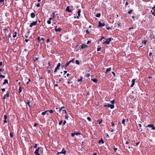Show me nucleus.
<instances>
[{
  "label": "nucleus",
  "mask_w": 155,
  "mask_h": 155,
  "mask_svg": "<svg viewBox=\"0 0 155 155\" xmlns=\"http://www.w3.org/2000/svg\"><path fill=\"white\" fill-rule=\"evenodd\" d=\"M25 103L28 104L29 107H31L32 105V103L31 101L29 100H28L26 101Z\"/></svg>",
  "instance_id": "f257e3e1"
},
{
  "label": "nucleus",
  "mask_w": 155,
  "mask_h": 155,
  "mask_svg": "<svg viewBox=\"0 0 155 155\" xmlns=\"http://www.w3.org/2000/svg\"><path fill=\"white\" fill-rule=\"evenodd\" d=\"M104 107H110L111 109H113L114 107L113 105L108 104H105L104 105Z\"/></svg>",
  "instance_id": "f03ea898"
},
{
  "label": "nucleus",
  "mask_w": 155,
  "mask_h": 155,
  "mask_svg": "<svg viewBox=\"0 0 155 155\" xmlns=\"http://www.w3.org/2000/svg\"><path fill=\"white\" fill-rule=\"evenodd\" d=\"M37 23V21H34L32 23H30L29 26L30 27H32L33 26L36 25Z\"/></svg>",
  "instance_id": "7ed1b4c3"
},
{
  "label": "nucleus",
  "mask_w": 155,
  "mask_h": 155,
  "mask_svg": "<svg viewBox=\"0 0 155 155\" xmlns=\"http://www.w3.org/2000/svg\"><path fill=\"white\" fill-rule=\"evenodd\" d=\"M81 48H80L81 49H85L86 48H87L88 47V46L86 44H82V45L80 46Z\"/></svg>",
  "instance_id": "20e7f679"
},
{
  "label": "nucleus",
  "mask_w": 155,
  "mask_h": 155,
  "mask_svg": "<svg viewBox=\"0 0 155 155\" xmlns=\"http://www.w3.org/2000/svg\"><path fill=\"white\" fill-rule=\"evenodd\" d=\"M150 12L154 16H155V7H153Z\"/></svg>",
  "instance_id": "39448f33"
},
{
  "label": "nucleus",
  "mask_w": 155,
  "mask_h": 155,
  "mask_svg": "<svg viewBox=\"0 0 155 155\" xmlns=\"http://www.w3.org/2000/svg\"><path fill=\"white\" fill-rule=\"evenodd\" d=\"M105 25L104 22L102 23L101 21H99L98 23V26L99 27L104 26Z\"/></svg>",
  "instance_id": "423d86ee"
},
{
  "label": "nucleus",
  "mask_w": 155,
  "mask_h": 155,
  "mask_svg": "<svg viewBox=\"0 0 155 155\" xmlns=\"http://www.w3.org/2000/svg\"><path fill=\"white\" fill-rule=\"evenodd\" d=\"M66 153V151L64 149V148H63L62 151L60 152H58L57 153V154L58 155L59 154L62 153L64 154V155Z\"/></svg>",
  "instance_id": "0eeeda50"
},
{
  "label": "nucleus",
  "mask_w": 155,
  "mask_h": 155,
  "mask_svg": "<svg viewBox=\"0 0 155 155\" xmlns=\"http://www.w3.org/2000/svg\"><path fill=\"white\" fill-rule=\"evenodd\" d=\"M111 41V39H107L106 41L102 43L103 44H109L110 41Z\"/></svg>",
  "instance_id": "6e6552de"
},
{
  "label": "nucleus",
  "mask_w": 155,
  "mask_h": 155,
  "mask_svg": "<svg viewBox=\"0 0 155 155\" xmlns=\"http://www.w3.org/2000/svg\"><path fill=\"white\" fill-rule=\"evenodd\" d=\"M147 127H149L151 128L152 129V130H155V127L154 126L153 124H149Z\"/></svg>",
  "instance_id": "1a4fd4ad"
},
{
  "label": "nucleus",
  "mask_w": 155,
  "mask_h": 155,
  "mask_svg": "<svg viewBox=\"0 0 155 155\" xmlns=\"http://www.w3.org/2000/svg\"><path fill=\"white\" fill-rule=\"evenodd\" d=\"M9 93L8 92H7L6 94L4 95L3 98L4 99H5L6 97H9Z\"/></svg>",
  "instance_id": "9d476101"
},
{
  "label": "nucleus",
  "mask_w": 155,
  "mask_h": 155,
  "mask_svg": "<svg viewBox=\"0 0 155 155\" xmlns=\"http://www.w3.org/2000/svg\"><path fill=\"white\" fill-rule=\"evenodd\" d=\"M39 148L38 147L37 149H36V150H35V153L36 155H39L40 153H38L39 151Z\"/></svg>",
  "instance_id": "9b49d317"
},
{
  "label": "nucleus",
  "mask_w": 155,
  "mask_h": 155,
  "mask_svg": "<svg viewBox=\"0 0 155 155\" xmlns=\"http://www.w3.org/2000/svg\"><path fill=\"white\" fill-rule=\"evenodd\" d=\"M135 79H133L132 81V84L130 86L131 87H132L134 86L135 84Z\"/></svg>",
  "instance_id": "f8f14e48"
},
{
  "label": "nucleus",
  "mask_w": 155,
  "mask_h": 155,
  "mask_svg": "<svg viewBox=\"0 0 155 155\" xmlns=\"http://www.w3.org/2000/svg\"><path fill=\"white\" fill-rule=\"evenodd\" d=\"M69 8V6H67L66 8V11L68 12H72L71 10H70Z\"/></svg>",
  "instance_id": "ddd939ff"
},
{
  "label": "nucleus",
  "mask_w": 155,
  "mask_h": 155,
  "mask_svg": "<svg viewBox=\"0 0 155 155\" xmlns=\"http://www.w3.org/2000/svg\"><path fill=\"white\" fill-rule=\"evenodd\" d=\"M79 134H80V133L78 132L73 133H71V136L72 137H74V136L75 135H78Z\"/></svg>",
  "instance_id": "4468645a"
},
{
  "label": "nucleus",
  "mask_w": 155,
  "mask_h": 155,
  "mask_svg": "<svg viewBox=\"0 0 155 155\" xmlns=\"http://www.w3.org/2000/svg\"><path fill=\"white\" fill-rule=\"evenodd\" d=\"M55 31L56 32H57V31H59V32H60L61 31V29L60 28H57V27L56 26L55 27Z\"/></svg>",
  "instance_id": "2eb2a0df"
},
{
  "label": "nucleus",
  "mask_w": 155,
  "mask_h": 155,
  "mask_svg": "<svg viewBox=\"0 0 155 155\" xmlns=\"http://www.w3.org/2000/svg\"><path fill=\"white\" fill-rule=\"evenodd\" d=\"M138 125L140 127V128H138V129L139 131L141 132L142 131V129L141 128L142 125L141 124H139Z\"/></svg>",
  "instance_id": "dca6fc26"
},
{
  "label": "nucleus",
  "mask_w": 155,
  "mask_h": 155,
  "mask_svg": "<svg viewBox=\"0 0 155 155\" xmlns=\"http://www.w3.org/2000/svg\"><path fill=\"white\" fill-rule=\"evenodd\" d=\"M111 68H107L106 70V71L105 72L106 73H107L108 72L111 71Z\"/></svg>",
  "instance_id": "f3484780"
},
{
  "label": "nucleus",
  "mask_w": 155,
  "mask_h": 155,
  "mask_svg": "<svg viewBox=\"0 0 155 155\" xmlns=\"http://www.w3.org/2000/svg\"><path fill=\"white\" fill-rule=\"evenodd\" d=\"M31 16L32 18H34L35 17V14L34 13H31Z\"/></svg>",
  "instance_id": "a211bd4d"
},
{
  "label": "nucleus",
  "mask_w": 155,
  "mask_h": 155,
  "mask_svg": "<svg viewBox=\"0 0 155 155\" xmlns=\"http://www.w3.org/2000/svg\"><path fill=\"white\" fill-rule=\"evenodd\" d=\"M63 110L65 112V114H66V115H65V119H67L68 118V114H67L66 111L65 110Z\"/></svg>",
  "instance_id": "6ab92c4d"
},
{
  "label": "nucleus",
  "mask_w": 155,
  "mask_h": 155,
  "mask_svg": "<svg viewBox=\"0 0 155 155\" xmlns=\"http://www.w3.org/2000/svg\"><path fill=\"white\" fill-rule=\"evenodd\" d=\"M59 69L60 68L57 66V67L55 68L54 69V72L55 73L56 72H57V70H59Z\"/></svg>",
  "instance_id": "aec40b11"
},
{
  "label": "nucleus",
  "mask_w": 155,
  "mask_h": 155,
  "mask_svg": "<svg viewBox=\"0 0 155 155\" xmlns=\"http://www.w3.org/2000/svg\"><path fill=\"white\" fill-rule=\"evenodd\" d=\"M91 80L92 81H93L94 82H95V83H97V79H96V78H94V79L92 78L91 79Z\"/></svg>",
  "instance_id": "412c9836"
},
{
  "label": "nucleus",
  "mask_w": 155,
  "mask_h": 155,
  "mask_svg": "<svg viewBox=\"0 0 155 155\" xmlns=\"http://www.w3.org/2000/svg\"><path fill=\"white\" fill-rule=\"evenodd\" d=\"M101 143L102 144L104 143V141L102 139H101L100 140H99V143Z\"/></svg>",
  "instance_id": "4be33fe9"
},
{
  "label": "nucleus",
  "mask_w": 155,
  "mask_h": 155,
  "mask_svg": "<svg viewBox=\"0 0 155 155\" xmlns=\"http://www.w3.org/2000/svg\"><path fill=\"white\" fill-rule=\"evenodd\" d=\"M8 80L7 79H5L4 80V82L3 83V84L5 85V84H8Z\"/></svg>",
  "instance_id": "5701e85b"
},
{
  "label": "nucleus",
  "mask_w": 155,
  "mask_h": 155,
  "mask_svg": "<svg viewBox=\"0 0 155 155\" xmlns=\"http://www.w3.org/2000/svg\"><path fill=\"white\" fill-rule=\"evenodd\" d=\"M81 12V11L80 9H78V15L79 16H80V13Z\"/></svg>",
  "instance_id": "b1692460"
},
{
  "label": "nucleus",
  "mask_w": 155,
  "mask_h": 155,
  "mask_svg": "<svg viewBox=\"0 0 155 155\" xmlns=\"http://www.w3.org/2000/svg\"><path fill=\"white\" fill-rule=\"evenodd\" d=\"M101 49V46L99 45L98 46V48L97 49V51H99Z\"/></svg>",
  "instance_id": "393cba45"
},
{
  "label": "nucleus",
  "mask_w": 155,
  "mask_h": 155,
  "mask_svg": "<svg viewBox=\"0 0 155 155\" xmlns=\"http://www.w3.org/2000/svg\"><path fill=\"white\" fill-rule=\"evenodd\" d=\"M125 119H123L122 120V123L124 125V126L125 125Z\"/></svg>",
  "instance_id": "a878e982"
},
{
  "label": "nucleus",
  "mask_w": 155,
  "mask_h": 155,
  "mask_svg": "<svg viewBox=\"0 0 155 155\" xmlns=\"http://www.w3.org/2000/svg\"><path fill=\"white\" fill-rule=\"evenodd\" d=\"M71 62V61H68V62L65 65V67H66L67 66H68L70 62Z\"/></svg>",
  "instance_id": "bb28decb"
},
{
  "label": "nucleus",
  "mask_w": 155,
  "mask_h": 155,
  "mask_svg": "<svg viewBox=\"0 0 155 155\" xmlns=\"http://www.w3.org/2000/svg\"><path fill=\"white\" fill-rule=\"evenodd\" d=\"M101 14L100 13L97 14L96 15V17H97L99 18L100 17Z\"/></svg>",
  "instance_id": "cd10ccee"
},
{
  "label": "nucleus",
  "mask_w": 155,
  "mask_h": 155,
  "mask_svg": "<svg viewBox=\"0 0 155 155\" xmlns=\"http://www.w3.org/2000/svg\"><path fill=\"white\" fill-rule=\"evenodd\" d=\"M48 110H47L45 112H42L41 113V114L43 115H45L46 114V112H48Z\"/></svg>",
  "instance_id": "c85d7f7f"
},
{
  "label": "nucleus",
  "mask_w": 155,
  "mask_h": 155,
  "mask_svg": "<svg viewBox=\"0 0 155 155\" xmlns=\"http://www.w3.org/2000/svg\"><path fill=\"white\" fill-rule=\"evenodd\" d=\"M18 91L19 93H20L22 91L21 87L20 86L18 89Z\"/></svg>",
  "instance_id": "c756f323"
},
{
  "label": "nucleus",
  "mask_w": 155,
  "mask_h": 155,
  "mask_svg": "<svg viewBox=\"0 0 155 155\" xmlns=\"http://www.w3.org/2000/svg\"><path fill=\"white\" fill-rule=\"evenodd\" d=\"M55 13H56V12H52V14L53 15H54L53 17H54L55 16H57V15H58V14H56Z\"/></svg>",
  "instance_id": "7c9ffc66"
},
{
  "label": "nucleus",
  "mask_w": 155,
  "mask_h": 155,
  "mask_svg": "<svg viewBox=\"0 0 155 155\" xmlns=\"http://www.w3.org/2000/svg\"><path fill=\"white\" fill-rule=\"evenodd\" d=\"M147 42V41L146 40H143L142 41V43L144 44L145 45L146 44Z\"/></svg>",
  "instance_id": "2f4dec72"
},
{
  "label": "nucleus",
  "mask_w": 155,
  "mask_h": 155,
  "mask_svg": "<svg viewBox=\"0 0 155 155\" xmlns=\"http://www.w3.org/2000/svg\"><path fill=\"white\" fill-rule=\"evenodd\" d=\"M110 103H111L113 105L115 103V100H113L110 101Z\"/></svg>",
  "instance_id": "473e14b6"
},
{
  "label": "nucleus",
  "mask_w": 155,
  "mask_h": 155,
  "mask_svg": "<svg viewBox=\"0 0 155 155\" xmlns=\"http://www.w3.org/2000/svg\"><path fill=\"white\" fill-rule=\"evenodd\" d=\"M0 77L2 78H5V76L4 75H2V74H0Z\"/></svg>",
  "instance_id": "72a5a7b5"
},
{
  "label": "nucleus",
  "mask_w": 155,
  "mask_h": 155,
  "mask_svg": "<svg viewBox=\"0 0 155 155\" xmlns=\"http://www.w3.org/2000/svg\"><path fill=\"white\" fill-rule=\"evenodd\" d=\"M133 11V10H130V11H129L128 12V14H130Z\"/></svg>",
  "instance_id": "f704fd0d"
},
{
  "label": "nucleus",
  "mask_w": 155,
  "mask_h": 155,
  "mask_svg": "<svg viewBox=\"0 0 155 155\" xmlns=\"http://www.w3.org/2000/svg\"><path fill=\"white\" fill-rule=\"evenodd\" d=\"M16 35H17V33L16 32H15V35L13 34V37L14 38L16 37L17 36Z\"/></svg>",
  "instance_id": "c9c22d12"
},
{
  "label": "nucleus",
  "mask_w": 155,
  "mask_h": 155,
  "mask_svg": "<svg viewBox=\"0 0 155 155\" xmlns=\"http://www.w3.org/2000/svg\"><path fill=\"white\" fill-rule=\"evenodd\" d=\"M76 63L77 64H79L80 62H79V61L78 60H77L76 61Z\"/></svg>",
  "instance_id": "e433bc0d"
},
{
  "label": "nucleus",
  "mask_w": 155,
  "mask_h": 155,
  "mask_svg": "<svg viewBox=\"0 0 155 155\" xmlns=\"http://www.w3.org/2000/svg\"><path fill=\"white\" fill-rule=\"evenodd\" d=\"M87 120H88L89 121H91V119L90 117H87Z\"/></svg>",
  "instance_id": "4c0bfd02"
},
{
  "label": "nucleus",
  "mask_w": 155,
  "mask_h": 155,
  "mask_svg": "<svg viewBox=\"0 0 155 155\" xmlns=\"http://www.w3.org/2000/svg\"><path fill=\"white\" fill-rule=\"evenodd\" d=\"M63 123V121L62 120H61V121H60L59 122V125H61L62 124V123Z\"/></svg>",
  "instance_id": "58836bf2"
},
{
  "label": "nucleus",
  "mask_w": 155,
  "mask_h": 155,
  "mask_svg": "<svg viewBox=\"0 0 155 155\" xmlns=\"http://www.w3.org/2000/svg\"><path fill=\"white\" fill-rule=\"evenodd\" d=\"M48 111H49L51 113H52L54 112V111L52 110H48Z\"/></svg>",
  "instance_id": "ea45409f"
},
{
  "label": "nucleus",
  "mask_w": 155,
  "mask_h": 155,
  "mask_svg": "<svg viewBox=\"0 0 155 155\" xmlns=\"http://www.w3.org/2000/svg\"><path fill=\"white\" fill-rule=\"evenodd\" d=\"M47 23L48 24H51V21L49 20L47 21Z\"/></svg>",
  "instance_id": "a19ab883"
},
{
  "label": "nucleus",
  "mask_w": 155,
  "mask_h": 155,
  "mask_svg": "<svg viewBox=\"0 0 155 155\" xmlns=\"http://www.w3.org/2000/svg\"><path fill=\"white\" fill-rule=\"evenodd\" d=\"M10 137H13V135L12 133H10Z\"/></svg>",
  "instance_id": "79ce46f5"
},
{
  "label": "nucleus",
  "mask_w": 155,
  "mask_h": 155,
  "mask_svg": "<svg viewBox=\"0 0 155 155\" xmlns=\"http://www.w3.org/2000/svg\"><path fill=\"white\" fill-rule=\"evenodd\" d=\"M4 118L5 120H6L7 118V116L6 115H5L4 116Z\"/></svg>",
  "instance_id": "37998d69"
},
{
  "label": "nucleus",
  "mask_w": 155,
  "mask_h": 155,
  "mask_svg": "<svg viewBox=\"0 0 155 155\" xmlns=\"http://www.w3.org/2000/svg\"><path fill=\"white\" fill-rule=\"evenodd\" d=\"M70 81H71V80H70V79L68 80V84H71V83H72V82H71Z\"/></svg>",
  "instance_id": "c03bdc74"
},
{
  "label": "nucleus",
  "mask_w": 155,
  "mask_h": 155,
  "mask_svg": "<svg viewBox=\"0 0 155 155\" xmlns=\"http://www.w3.org/2000/svg\"><path fill=\"white\" fill-rule=\"evenodd\" d=\"M61 65V63H58V64L57 65V67H58L60 68V67Z\"/></svg>",
  "instance_id": "a18cd8bd"
},
{
  "label": "nucleus",
  "mask_w": 155,
  "mask_h": 155,
  "mask_svg": "<svg viewBox=\"0 0 155 155\" xmlns=\"http://www.w3.org/2000/svg\"><path fill=\"white\" fill-rule=\"evenodd\" d=\"M36 6L38 7H39L40 6V4L39 3H38L37 4Z\"/></svg>",
  "instance_id": "49530a36"
},
{
  "label": "nucleus",
  "mask_w": 155,
  "mask_h": 155,
  "mask_svg": "<svg viewBox=\"0 0 155 155\" xmlns=\"http://www.w3.org/2000/svg\"><path fill=\"white\" fill-rule=\"evenodd\" d=\"M90 76V74H87L86 75V77H89Z\"/></svg>",
  "instance_id": "de8ad7c7"
},
{
  "label": "nucleus",
  "mask_w": 155,
  "mask_h": 155,
  "mask_svg": "<svg viewBox=\"0 0 155 155\" xmlns=\"http://www.w3.org/2000/svg\"><path fill=\"white\" fill-rule=\"evenodd\" d=\"M34 148H36L37 147V144L36 143L35 145L33 147Z\"/></svg>",
  "instance_id": "09e8293b"
},
{
  "label": "nucleus",
  "mask_w": 155,
  "mask_h": 155,
  "mask_svg": "<svg viewBox=\"0 0 155 155\" xmlns=\"http://www.w3.org/2000/svg\"><path fill=\"white\" fill-rule=\"evenodd\" d=\"M86 32L87 33V34H89V33H90V32L88 30H87L86 31Z\"/></svg>",
  "instance_id": "8fccbe9b"
},
{
  "label": "nucleus",
  "mask_w": 155,
  "mask_h": 155,
  "mask_svg": "<svg viewBox=\"0 0 155 155\" xmlns=\"http://www.w3.org/2000/svg\"><path fill=\"white\" fill-rule=\"evenodd\" d=\"M140 142H138L136 143V146H137L138 145V144L140 143Z\"/></svg>",
  "instance_id": "3c124183"
},
{
  "label": "nucleus",
  "mask_w": 155,
  "mask_h": 155,
  "mask_svg": "<svg viewBox=\"0 0 155 155\" xmlns=\"http://www.w3.org/2000/svg\"><path fill=\"white\" fill-rule=\"evenodd\" d=\"M82 79V78L81 77V79H80L78 80V82H79V81H81Z\"/></svg>",
  "instance_id": "603ef678"
},
{
  "label": "nucleus",
  "mask_w": 155,
  "mask_h": 155,
  "mask_svg": "<svg viewBox=\"0 0 155 155\" xmlns=\"http://www.w3.org/2000/svg\"><path fill=\"white\" fill-rule=\"evenodd\" d=\"M80 16H79L78 15V16H77V17H76V16L74 17V18H78H78H79V17H80Z\"/></svg>",
  "instance_id": "864d4df0"
},
{
  "label": "nucleus",
  "mask_w": 155,
  "mask_h": 155,
  "mask_svg": "<svg viewBox=\"0 0 155 155\" xmlns=\"http://www.w3.org/2000/svg\"><path fill=\"white\" fill-rule=\"evenodd\" d=\"M66 123V120H64V122L63 123V124L64 125H65Z\"/></svg>",
  "instance_id": "5fc2aeb1"
},
{
  "label": "nucleus",
  "mask_w": 155,
  "mask_h": 155,
  "mask_svg": "<svg viewBox=\"0 0 155 155\" xmlns=\"http://www.w3.org/2000/svg\"><path fill=\"white\" fill-rule=\"evenodd\" d=\"M152 54V52H150L149 54V55L151 57Z\"/></svg>",
  "instance_id": "6e6d98bb"
},
{
  "label": "nucleus",
  "mask_w": 155,
  "mask_h": 155,
  "mask_svg": "<svg viewBox=\"0 0 155 155\" xmlns=\"http://www.w3.org/2000/svg\"><path fill=\"white\" fill-rule=\"evenodd\" d=\"M112 73L114 75V76H115V73L114 72H113V71L112 72Z\"/></svg>",
  "instance_id": "4d7b16f0"
},
{
  "label": "nucleus",
  "mask_w": 155,
  "mask_h": 155,
  "mask_svg": "<svg viewBox=\"0 0 155 155\" xmlns=\"http://www.w3.org/2000/svg\"><path fill=\"white\" fill-rule=\"evenodd\" d=\"M114 151L115 152H116L117 151V148H115L114 149Z\"/></svg>",
  "instance_id": "13d9d810"
},
{
  "label": "nucleus",
  "mask_w": 155,
  "mask_h": 155,
  "mask_svg": "<svg viewBox=\"0 0 155 155\" xmlns=\"http://www.w3.org/2000/svg\"><path fill=\"white\" fill-rule=\"evenodd\" d=\"M111 124H112V125L113 126V127H114V126L115 125H114V124L113 123V122H112L111 123Z\"/></svg>",
  "instance_id": "bf43d9fd"
},
{
  "label": "nucleus",
  "mask_w": 155,
  "mask_h": 155,
  "mask_svg": "<svg viewBox=\"0 0 155 155\" xmlns=\"http://www.w3.org/2000/svg\"><path fill=\"white\" fill-rule=\"evenodd\" d=\"M4 1V0H0V2H3Z\"/></svg>",
  "instance_id": "052dcab7"
},
{
  "label": "nucleus",
  "mask_w": 155,
  "mask_h": 155,
  "mask_svg": "<svg viewBox=\"0 0 155 155\" xmlns=\"http://www.w3.org/2000/svg\"><path fill=\"white\" fill-rule=\"evenodd\" d=\"M2 91H5V88H2Z\"/></svg>",
  "instance_id": "680f3d73"
},
{
  "label": "nucleus",
  "mask_w": 155,
  "mask_h": 155,
  "mask_svg": "<svg viewBox=\"0 0 155 155\" xmlns=\"http://www.w3.org/2000/svg\"><path fill=\"white\" fill-rule=\"evenodd\" d=\"M61 67L62 68H63V67H65L64 66V64H61Z\"/></svg>",
  "instance_id": "e2e57ef3"
},
{
  "label": "nucleus",
  "mask_w": 155,
  "mask_h": 155,
  "mask_svg": "<svg viewBox=\"0 0 155 155\" xmlns=\"http://www.w3.org/2000/svg\"><path fill=\"white\" fill-rule=\"evenodd\" d=\"M50 41V39H47L46 42L48 43Z\"/></svg>",
  "instance_id": "0e129e2a"
},
{
  "label": "nucleus",
  "mask_w": 155,
  "mask_h": 155,
  "mask_svg": "<svg viewBox=\"0 0 155 155\" xmlns=\"http://www.w3.org/2000/svg\"><path fill=\"white\" fill-rule=\"evenodd\" d=\"M4 122L5 123H7V121L6 120H5L4 121Z\"/></svg>",
  "instance_id": "69168bd1"
},
{
  "label": "nucleus",
  "mask_w": 155,
  "mask_h": 155,
  "mask_svg": "<svg viewBox=\"0 0 155 155\" xmlns=\"http://www.w3.org/2000/svg\"><path fill=\"white\" fill-rule=\"evenodd\" d=\"M106 28L107 30H109V29H110V28L109 27H106Z\"/></svg>",
  "instance_id": "338daca9"
},
{
  "label": "nucleus",
  "mask_w": 155,
  "mask_h": 155,
  "mask_svg": "<svg viewBox=\"0 0 155 155\" xmlns=\"http://www.w3.org/2000/svg\"><path fill=\"white\" fill-rule=\"evenodd\" d=\"M128 5V3L127 2L125 3V6H127Z\"/></svg>",
  "instance_id": "774afa93"
}]
</instances>
